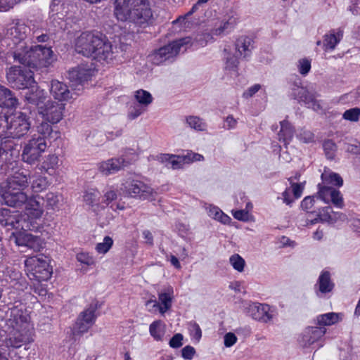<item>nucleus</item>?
<instances>
[{
  "label": "nucleus",
  "instance_id": "c756f323",
  "mask_svg": "<svg viewBox=\"0 0 360 360\" xmlns=\"http://www.w3.org/2000/svg\"><path fill=\"white\" fill-rule=\"evenodd\" d=\"M100 192L95 188H89L84 192L83 200L84 202L92 207L94 212H97L103 207L99 205Z\"/></svg>",
  "mask_w": 360,
  "mask_h": 360
},
{
  "label": "nucleus",
  "instance_id": "774afa93",
  "mask_svg": "<svg viewBox=\"0 0 360 360\" xmlns=\"http://www.w3.org/2000/svg\"><path fill=\"white\" fill-rule=\"evenodd\" d=\"M195 353V349L193 347L187 345L181 350L182 357L185 359L191 360Z\"/></svg>",
  "mask_w": 360,
  "mask_h": 360
},
{
  "label": "nucleus",
  "instance_id": "052dcab7",
  "mask_svg": "<svg viewBox=\"0 0 360 360\" xmlns=\"http://www.w3.org/2000/svg\"><path fill=\"white\" fill-rule=\"evenodd\" d=\"M190 334L193 339L199 342L202 337V330L196 322H191L188 327Z\"/></svg>",
  "mask_w": 360,
  "mask_h": 360
},
{
  "label": "nucleus",
  "instance_id": "13d9d810",
  "mask_svg": "<svg viewBox=\"0 0 360 360\" xmlns=\"http://www.w3.org/2000/svg\"><path fill=\"white\" fill-rule=\"evenodd\" d=\"M297 69L301 75H307L311 70V60L306 58L299 60Z\"/></svg>",
  "mask_w": 360,
  "mask_h": 360
},
{
  "label": "nucleus",
  "instance_id": "f257e3e1",
  "mask_svg": "<svg viewBox=\"0 0 360 360\" xmlns=\"http://www.w3.org/2000/svg\"><path fill=\"white\" fill-rule=\"evenodd\" d=\"M114 13L120 21L146 27L153 22L150 0H115Z\"/></svg>",
  "mask_w": 360,
  "mask_h": 360
},
{
  "label": "nucleus",
  "instance_id": "4be33fe9",
  "mask_svg": "<svg viewBox=\"0 0 360 360\" xmlns=\"http://www.w3.org/2000/svg\"><path fill=\"white\" fill-rule=\"evenodd\" d=\"M127 165L122 157L110 158L98 165V171L105 176L113 174L122 169Z\"/></svg>",
  "mask_w": 360,
  "mask_h": 360
},
{
  "label": "nucleus",
  "instance_id": "6e6d98bb",
  "mask_svg": "<svg viewBox=\"0 0 360 360\" xmlns=\"http://www.w3.org/2000/svg\"><path fill=\"white\" fill-rule=\"evenodd\" d=\"M360 117V108H353L347 110L342 115V117L351 122H357Z\"/></svg>",
  "mask_w": 360,
  "mask_h": 360
},
{
  "label": "nucleus",
  "instance_id": "79ce46f5",
  "mask_svg": "<svg viewBox=\"0 0 360 360\" xmlns=\"http://www.w3.org/2000/svg\"><path fill=\"white\" fill-rule=\"evenodd\" d=\"M35 337V331L34 324L27 317L24 316V345L26 342L31 343L34 342Z\"/></svg>",
  "mask_w": 360,
  "mask_h": 360
},
{
  "label": "nucleus",
  "instance_id": "c85d7f7f",
  "mask_svg": "<svg viewBox=\"0 0 360 360\" xmlns=\"http://www.w3.org/2000/svg\"><path fill=\"white\" fill-rule=\"evenodd\" d=\"M14 139L8 135H0V159L8 153L13 156L15 151L19 152L16 148L18 144L15 143Z\"/></svg>",
  "mask_w": 360,
  "mask_h": 360
},
{
  "label": "nucleus",
  "instance_id": "09e8293b",
  "mask_svg": "<svg viewBox=\"0 0 360 360\" xmlns=\"http://www.w3.org/2000/svg\"><path fill=\"white\" fill-rule=\"evenodd\" d=\"M297 138L302 143H309L314 141V134L307 129H300L296 134Z\"/></svg>",
  "mask_w": 360,
  "mask_h": 360
},
{
  "label": "nucleus",
  "instance_id": "4d7b16f0",
  "mask_svg": "<svg viewBox=\"0 0 360 360\" xmlns=\"http://www.w3.org/2000/svg\"><path fill=\"white\" fill-rule=\"evenodd\" d=\"M288 181L291 185L290 191L292 192L294 198L295 199L300 198L302 195V192L304 190V184L303 183H295L292 181V177L288 178Z\"/></svg>",
  "mask_w": 360,
  "mask_h": 360
},
{
  "label": "nucleus",
  "instance_id": "4c0bfd02",
  "mask_svg": "<svg viewBox=\"0 0 360 360\" xmlns=\"http://www.w3.org/2000/svg\"><path fill=\"white\" fill-rule=\"evenodd\" d=\"M58 156L56 155H49L45 158L39 169L45 171L49 175H53L58 168Z\"/></svg>",
  "mask_w": 360,
  "mask_h": 360
},
{
  "label": "nucleus",
  "instance_id": "a19ab883",
  "mask_svg": "<svg viewBox=\"0 0 360 360\" xmlns=\"http://www.w3.org/2000/svg\"><path fill=\"white\" fill-rule=\"evenodd\" d=\"M134 98L136 103L141 105L143 107L146 108L153 102V97L148 91L139 89L134 92Z\"/></svg>",
  "mask_w": 360,
  "mask_h": 360
},
{
  "label": "nucleus",
  "instance_id": "0e129e2a",
  "mask_svg": "<svg viewBox=\"0 0 360 360\" xmlns=\"http://www.w3.org/2000/svg\"><path fill=\"white\" fill-rule=\"evenodd\" d=\"M184 336L181 333L175 334L169 340V345L172 348H179L183 345Z\"/></svg>",
  "mask_w": 360,
  "mask_h": 360
},
{
  "label": "nucleus",
  "instance_id": "7c9ffc66",
  "mask_svg": "<svg viewBox=\"0 0 360 360\" xmlns=\"http://www.w3.org/2000/svg\"><path fill=\"white\" fill-rule=\"evenodd\" d=\"M343 32L342 30H331L329 34L324 35L323 49L325 51L334 50L336 45L342 40Z\"/></svg>",
  "mask_w": 360,
  "mask_h": 360
},
{
  "label": "nucleus",
  "instance_id": "4468645a",
  "mask_svg": "<svg viewBox=\"0 0 360 360\" xmlns=\"http://www.w3.org/2000/svg\"><path fill=\"white\" fill-rule=\"evenodd\" d=\"M319 191L317 198H319L325 203L331 202L335 207L342 209L345 204L342 195L340 191L333 188L330 186L319 184Z\"/></svg>",
  "mask_w": 360,
  "mask_h": 360
},
{
  "label": "nucleus",
  "instance_id": "680f3d73",
  "mask_svg": "<svg viewBox=\"0 0 360 360\" xmlns=\"http://www.w3.org/2000/svg\"><path fill=\"white\" fill-rule=\"evenodd\" d=\"M60 198L61 195L52 192H49L46 195L47 204L52 209L58 207Z\"/></svg>",
  "mask_w": 360,
  "mask_h": 360
},
{
  "label": "nucleus",
  "instance_id": "338daca9",
  "mask_svg": "<svg viewBox=\"0 0 360 360\" xmlns=\"http://www.w3.org/2000/svg\"><path fill=\"white\" fill-rule=\"evenodd\" d=\"M315 202L314 196H307L301 202V207L304 210L309 211Z\"/></svg>",
  "mask_w": 360,
  "mask_h": 360
},
{
  "label": "nucleus",
  "instance_id": "a211bd4d",
  "mask_svg": "<svg viewBox=\"0 0 360 360\" xmlns=\"http://www.w3.org/2000/svg\"><path fill=\"white\" fill-rule=\"evenodd\" d=\"M94 70L89 65L81 64L68 72V78L72 85L84 84L91 79Z\"/></svg>",
  "mask_w": 360,
  "mask_h": 360
},
{
  "label": "nucleus",
  "instance_id": "f3484780",
  "mask_svg": "<svg viewBox=\"0 0 360 360\" xmlns=\"http://www.w3.org/2000/svg\"><path fill=\"white\" fill-rule=\"evenodd\" d=\"M326 333V328L324 327H307L298 338L299 345L304 348L309 347L319 342Z\"/></svg>",
  "mask_w": 360,
  "mask_h": 360
},
{
  "label": "nucleus",
  "instance_id": "a18cd8bd",
  "mask_svg": "<svg viewBox=\"0 0 360 360\" xmlns=\"http://www.w3.org/2000/svg\"><path fill=\"white\" fill-rule=\"evenodd\" d=\"M330 210V207H326L321 210H319L317 217L314 219H307V221H310V224H314L319 221H327L330 223L331 220H334L335 219L330 213L329 210Z\"/></svg>",
  "mask_w": 360,
  "mask_h": 360
},
{
  "label": "nucleus",
  "instance_id": "aec40b11",
  "mask_svg": "<svg viewBox=\"0 0 360 360\" xmlns=\"http://www.w3.org/2000/svg\"><path fill=\"white\" fill-rule=\"evenodd\" d=\"M334 288L335 283L331 279L330 273L327 270H323L314 287L316 295L319 297H323L331 292Z\"/></svg>",
  "mask_w": 360,
  "mask_h": 360
},
{
  "label": "nucleus",
  "instance_id": "f704fd0d",
  "mask_svg": "<svg viewBox=\"0 0 360 360\" xmlns=\"http://www.w3.org/2000/svg\"><path fill=\"white\" fill-rule=\"evenodd\" d=\"M206 210L209 217L223 224H229L231 221V218L217 206L209 205Z\"/></svg>",
  "mask_w": 360,
  "mask_h": 360
},
{
  "label": "nucleus",
  "instance_id": "72a5a7b5",
  "mask_svg": "<svg viewBox=\"0 0 360 360\" xmlns=\"http://www.w3.org/2000/svg\"><path fill=\"white\" fill-rule=\"evenodd\" d=\"M342 314L340 313L330 312L321 314L316 317L317 324L319 327H324L331 326L342 321Z\"/></svg>",
  "mask_w": 360,
  "mask_h": 360
},
{
  "label": "nucleus",
  "instance_id": "f8f14e48",
  "mask_svg": "<svg viewBox=\"0 0 360 360\" xmlns=\"http://www.w3.org/2000/svg\"><path fill=\"white\" fill-rule=\"evenodd\" d=\"M290 96L298 103H303L307 108H312L316 111L321 108V106L316 99L314 93L309 91L307 88L301 86L295 83L291 89Z\"/></svg>",
  "mask_w": 360,
  "mask_h": 360
},
{
  "label": "nucleus",
  "instance_id": "69168bd1",
  "mask_svg": "<svg viewBox=\"0 0 360 360\" xmlns=\"http://www.w3.org/2000/svg\"><path fill=\"white\" fill-rule=\"evenodd\" d=\"M37 131L44 136H50L52 132V128L48 122H43L37 127Z\"/></svg>",
  "mask_w": 360,
  "mask_h": 360
},
{
  "label": "nucleus",
  "instance_id": "5fc2aeb1",
  "mask_svg": "<svg viewBox=\"0 0 360 360\" xmlns=\"http://www.w3.org/2000/svg\"><path fill=\"white\" fill-rule=\"evenodd\" d=\"M31 283L28 284L30 290H34V292L39 296H45L47 293L46 288L41 283V281H30Z\"/></svg>",
  "mask_w": 360,
  "mask_h": 360
},
{
  "label": "nucleus",
  "instance_id": "9b49d317",
  "mask_svg": "<svg viewBox=\"0 0 360 360\" xmlns=\"http://www.w3.org/2000/svg\"><path fill=\"white\" fill-rule=\"evenodd\" d=\"M121 189L126 194L131 197H139L141 199H149L153 195V188L143 182L135 180L128 179L122 184Z\"/></svg>",
  "mask_w": 360,
  "mask_h": 360
},
{
  "label": "nucleus",
  "instance_id": "0eeeda50",
  "mask_svg": "<svg viewBox=\"0 0 360 360\" xmlns=\"http://www.w3.org/2000/svg\"><path fill=\"white\" fill-rule=\"evenodd\" d=\"M46 98L45 91L37 85L32 71L24 73V101H27L34 108L39 110Z\"/></svg>",
  "mask_w": 360,
  "mask_h": 360
},
{
  "label": "nucleus",
  "instance_id": "a878e982",
  "mask_svg": "<svg viewBox=\"0 0 360 360\" xmlns=\"http://www.w3.org/2000/svg\"><path fill=\"white\" fill-rule=\"evenodd\" d=\"M24 179L25 182L31 185V188L34 192L38 193L46 189L49 185L46 177L42 176L37 172H34L29 174L28 179L26 178V175L24 174ZM25 184H24V187Z\"/></svg>",
  "mask_w": 360,
  "mask_h": 360
},
{
  "label": "nucleus",
  "instance_id": "ddd939ff",
  "mask_svg": "<svg viewBox=\"0 0 360 360\" xmlns=\"http://www.w3.org/2000/svg\"><path fill=\"white\" fill-rule=\"evenodd\" d=\"M46 148L44 137L37 136L30 139L24 147V162L29 164L35 162L40 154Z\"/></svg>",
  "mask_w": 360,
  "mask_h": 360
},
{
  "label": "nucleus",
  "instance_id": "864d4df0",
  "mask_svg": "<svg viewBox=\"0 0 360 360\" xmlns=\"http://www.w3.org/2000/svg\"><path fill=\"white\" fill-rule=\"evenodd\" d=\"M31 283L28 284L30 290H34V292L39 296H45L47 293L46 288L41 283V281H30Z\"/></svg>",
  "mask_w": 360,
  "mask_h": 360
},
{
  "label": "nucleus",
  "instance_id": "423d86ee",
  "mask_svg": "<svg viewBox=\"0 0 360 360\" xmlns=\"http://www.w3.org/2000/svg\"><path fill=\"white\" fill-rule=\"evenodd\" d=\"M44 203V198L38 195L24 200V214L27 216V219L24 218V223L28 230L37 231L39 229Z\"/></svg>",
  "mask_w": 360,
  "mask_h": 360
},
{
  "label": "nucleus",
  "instance_id": "e2e57ef3",
  "mask_svg": "<svg viewBox=\"0 0 360 360\" xmlns=\"http://www.w3.org/2000/svg\"><path fill=\"white\" fill-rule=\"evenodd\" d=\"M213 35L214 34H212V32L211 33L204 32L200 34H198L196 37L195 40L198 42V44L200 46H204L207 44V42L213 39Z\"/></svg>",
  "mask_w": 360,
  "mask_h": 360
},
{
  "label": "nucleus",
  "instance_id": "49530a36",
  "mask_svg": "<svg viewBox=\"0 0 360 360\" xmlns=\"http://www.w3.org/2000/svg\"><path fill=\"white\" fill-rule=\"evenodd\" d=\"M24 246L26 248H36V246H41V238L39 236L32 235L30 233H26L24 231Z\"/></svg>",
  "mask_w": 360,
  "mask_h": 360
},
{
  "label": "nucleus",
  "instance_id": "c03bdc74",
  "mask_svg": "<svg viewBox=\"0 0 360 360\" xmlns=\"http://www.w3.org/2000/svg\"><path fill=\"white\" fill-rule=\"evenodd\" d=\"M7 345L13 348L9 353L12 356L15 354V349L20 348L22 345V335L20 332H14L8 340Z\"/></svg>",
  "mask_w": 360,
  "mask_h": 360
},
{
  "label": "nucleus",
  "instance_id": "bf43d9fd",
  "mask_svg": "<svg viewBox=\"0 0 360 360\" xmlns=\"http://www.w3.org/2000/svg\"><path fill=\"white\" fill-rule=\"evenodd\" d=\"M77 259L81 264L90 266L94 264V257L87 251H82L77 255Z\"/></svg>",
  "mask_w": 360,
  "mask_h": 360
},
{
  "label": "nucleus",
  "instance_id": "8fccbe9b",
  "mask_svg": "<svg viewBox=\"0 0 360 360\" xmlns=\"http://www.w3.org/2000/svg\"><path fill=\"white\" fill-rule=\"evenodd\" d=\"M323 148L328 159H333L337 150V146L332 140H326L323 143Z\"/></svg>",
  "mask_w": 360,
  "mask_h": 360
},
{
  "label": "nucleus",
  "instance_id": "b1692460",
  "mask_svg": "<svg viewBox=\"0 0 360 360\" xmlns=\"http://www.w3.org/2000/svg\"><path fill=\"white\" fill-rule=\"evenodd\" d=\"M223 53L224 70L230 73H233L236 75H238L239 58H240L238 56L236 53H232L229 46L225 47Z\"/></svg>",
  "mask_w": 360,
  "mask_h": 360
},
{
  "label": "nucleus",
  "instance_id": "c9c22d12",
  "mask_svg": "<svg viewBox=\"0 0 360 360\" xmlns=\"http://www.w3.org/2000/svg\"><path fill=\"white\" fill-rule=\"evenodd\" d=\"M150 335L156 341H162L166 333V325L160 320L153 321L149 326Z\"/></svg>",
  "mask_w": 360,
  "mask_h": 360
},
{
  "label": "nucleus",
  "instance_id": "37998d69",
  "mask_svg": "<svg viewBox=\"0 0 360 360\" xmlns=\"http://www.w3.org/2000/svg\"><path fill=\"white\" fill-rule=\"evenodd\" d=\"M186 122L188 127L197 131H205L207 128L206 123L198 116L190 115L186 117Z\"/></svg>",
  "mask_w": 360,
  "mask_h": 360
},
{
  "label": "nucleus",
  "instance_id": "de8ad7c7",
  "mask_svg": "<svg viewBox=\"0 0 360 360\" xmlns=\"http://www.w3.org/2000/svg\"><path fill=\"white\" fill-rule=\"evenodd\" d=\"M146 110V108L143 107L141 105H139L138 103H133L131 104L128 110V118L129 120H135L139 116H140L141 114H143Z\"/></svg>",
  "mask_w": 360,
  "mask_h": 360
},
{
  "label": "nucleus",
  "instance_id": "f03ea898",
  "mask_svg": "<svg viewBox=\"0 0 360 360\" xmlns=\"http://www.w3.org/2000/svg\"><path fill=\"white\" fill-rule=\"evenodd\" d=\"M75 51L98 61L109 62L115 58L112 44L105 37L91 32H82L75 40Z\"/></svg>",
  "mask_w": 360,
  "mask_h": 360
},
{
  "label": "nucleus",
  "instance_id": "cd10ccee",
  "mask_svg": "<svg viewBox=\"0 0 360 360\" xmlns=\"http://www.w3.org/2000/svg\"><path fill=\"white\" fill-rule=\"evenodd\" d=\"M6 77L12 88L22 89V69L20 65L11 66L6 72Z\"/></svg>",
  "mask_w": 360,
  "mask_h": 360
},
{
  "label": "nucleus",
  "instance_id": "473e14b6",
  "mask_svg": "<svg viewBox=\"0 0 360 360\" xmlns=\"http://www.w3.org/2000/svg\"><path fill=\"white\" fill-rule=\"evenodd\" d=\"M18 104V99L8 89L0 86V107L13 108Z\"/></svg>",
  "mask_w": 360,
  "mask_h": 360
},
{
  "label": "nucleus",
  "instance_id": "393cba45",
  "mask_svg": "<svg viewBox=\"0 0 360 360\" xmlns=\"http://www.w3.org/2000/svg\"><path fill=\"white\" fill-rule=\"evenodd\" d=\"M50 91L55 99L60 101H68L72 98V94L67 85L58 80L51 81Z\"/></svg>",
  "mask_w": 360,
  "mask_h": 360
},
{
  "label": "nucleus",
  "instance_id": "39448f33",
  "mask_svg": "<svg viewBox=\"0 0 360 360\" xmlns=\"http://www.w3.org/2000/svg\"><path fill=\"white\" fill-rule=\"evenodd\" d=\"M191 43L189 37L181 38L155 50L149 55V59L155 65H160L164 63L172 62L178 56L181 49Z\"/></svg>",
  "mask_w": 360,
  "mask_h": 360
},
{
  "label": "nucleus",
  "instance_id": "e433bc0d",
  "mask_svg": "<svg viewBox=\"0 0 360 360\" xmlns=\"http://www.w3.org/2000/svg\"><path fill=\"white\" fill-rule=\"evenodd\" d=\"M321 180L323 185L326 186H336L340 187L343 184V180L342 177L337 173L325 170L321 174Z\"/></svg>",
  "mask_w": 360,
  "mask_h": 360
},
{
  "label": "nucleus",
  "instance_id": "ea45409f",
  "mask_svg": "<svg viewBox=\"0 0 360 360\" xmlns=\"http://www.w3.org/2000/svg\"><path fill=\"white\" fill-rule=\"evenodd\" d=\"M16 223L18 221L15 220V216L12 214L9 209H0V225L1 226L15 228Z\"/></svg>",
  "mask_w": 360,
  "mask_h": 360
},
{
  "label": "nucleus",
  "instance_id": "2eb2a0df",
  "mask_svg": "<svg viewBox=\"0 0 360 360\" xmlns=\"http://www.w3.org/2000/svg\"><path fill=\"white\" fill-rule=\"evenodd\" d=\"M64 110V104L54 101H48L44 105L40 107L39 113L48 122L57 124L63 119Z\"/></svg>",
  "mask_w": 360,
  "mask_h": 360
},
{
  "label": "nucleus",
  "instance_id": "2f4dec72",
  "mask_svg": "<svg viewBox=\"0 0 360 360\" xmlns=\"http://www.w3.org/2000/svg\"><path fill=\"white\" fill-rule=\"evenodd\" d=\"M281 129L278 133V139L280 141L288 145L292 141L295 130L292 124L287 120H283L280 122Z\"/></svg>",
  "mask_w": 360,
  "mask_h": 360
},
{
  "label": "nucleus",
  "instance_id": "603ef678",
  "mask_svg": "<svg viewBox=\"0 0 360 360\" xmlns=\"http://www.w3.org/2000/svg\"><path fill=\"white\" fill-rule=\"evenodd\" d=\"M9 34L15 44H18L22 41V33L19 25L12 27L9 30Z\"/></svg>",
  "mask_w": 360,
  "mask_h": 360
},
{
  "label": "nucleus",
  "instance_id": "58836bf2",
  "mask_svg": "<svg viewBox=\"0 0 360 360\" xmlns=\"http://www.w3.org/2000/svg\"><path fill=\"white\" fill-rule=\"evenodd\" d=\"M162 162H167L168 165H171L172 169H179L183 167V165L188 162L187 156H180L165 154L162 158Z\"/></svg>",
  "mask_w": 360,
  "mask_h": 360
},
{
  "label": "nucleus",
  "instance_id": "9d476101",
  "mask_svg": "<svg viewBox=\"0 0 360 360\" xmlns=\"http://www.w3.org/2000/svg\"><path fill=\"white\" fill-rule=\"evenodd\" d=\"M96 307L91 304L87 309L80 313L75 323L72 328L73 338L76 340L77 335H82L86 333L94 324L96 321Z\"/></svg>",
  "mask_w": 360,
  "mask_h": 360
},
{
  "label": "nucleus",
  "instance_id": "20e7f679",
  "mask_svg": "<svg viewBox=\"0 0 360 360\" xmlns=\"http://www.w3.org/2000/svg\"><path fill=\"white\" fill-rule=\"evenodd\" d=\"M53 51L50 47L37 45L28 51H24V73L34 71L41 67H46L51 63Z\"/></svg>",
  "mask_w": 360,
  "mask_h": 360
},
{
  "label": "nucleus",
  "instance_id": "5701e85b",
  "mask_svg": "<svg viewBox=\"0 0 360 360\" xmlns=\"http://www.w3.org/2000/svg\"><path fill=\"white\" fill-rule=\"evenodd\" d=\"M210 1V0H198L184 15L179 16L176 20L173 21V23H184V27H187L189 24L187 19L192 15H195L198 18H200L206 10Z\"/></svg>",
  "mask_w": 360,
  "mask_h": 360
},
{
  "label": "nucleus",
  "instance_id": "6ab92c4d",
  "mask_svg": "<svg viewBox=\"0 0 360 360\" xmlns=\"http://www.w3.org/2000/svg\"><path fill=\"white\" fill-rule=\"evenodd\" d=\"M234 46L236 54L241 59L248 60L255 49V41L250 37L242 35L236 39Z\"/></svg>",
  "mask_w": 360,
  "mask_h": 360
},
{
  "label": "nucleus",
  "instance_id": "6e6552de",
  "mask_svg": "<svg viewBox=\"0 0 360 360\" xmlns=\"http://www.w3.org/2000/svg\"><path fill=\"white\" fill-rule=\"evenodd\" d=\"M1 193L7 205L17 207L22 205V183L15 177L8 179L4 187L1 186Z\"/></svg>",
  "mask_w": 360,
  "mask_h": 360
},
{
  "label": "nucleus",
  "instance_id": "dca6fc26",
  "mask_svg": "<svg viewBox=\"0 0 360 360\" xmlns=\"http://www.w3.org/2000/svg\"><path fill=\"white\" fill-rule=\"evenodd\" d=\"M9 121V117L0 113V135H8L12 139H20L22 136V120Z\"/></svg>",
  "mask_w": 360,
  "mask_h": 360
},
{
  "label": "nucleus",
  "instance_id": "7ed1b4c3",
  "mask_svg": "<svg viewBox=\"0 0 360 360\" xmlns=\"http://www.w3.org/2000/svg\"><path fill=\"white\" fill-rule=\"evenodd\" d=\"M26 274L30 281H46L53 273L50 259L44 255H37L25 261Z\"/></svg>",
  "mask_w": 360,
  "mask_h": 360
},
{
  "label": "nucleus",
  "instance_id": "bb28decb",
  "mask_svg": "<svg viewBox=\"0 0 360 360\" xmlns=\"http://www.w3.org/2000/svg\"><path fill=\"white\" fill-rule=\"evenodd\" d=\"M238 22V18L232 15L224 18L219 27L212 29V34L216 36L228 34L231 32Z\"/></svg>",
  "mask_w": 360,
  "mask_h": 360
},
{
  "label": "nucleus",
  "instance_id": "412c9836",
  "mask_svg": "<svg viewBox=\"0 0 360 360\" xmlns=\"http://www.w3.org/2000/svg\"><path fill=\"white\" fill-rule=\"evenodd\" d=\"M174 297V289L172 286H167L159 293V302L156 301L149 300L146 302V305H153V307L158 308L160 312L163 314L172 307V302Z\"/></svg>",
  "mask_w": 360,
  "mask_h": 360
},
{
  "label": "nucleus",
  "instance_id": "3c124183",
  "mask_svg": "<svg viewBox=\"0 0 360 360\" xmlns=\"http://www.w3.org/2000/svg\"><path fill=\"white\" fill-rule=\"evenodd\" d=\"M229 262L234 269L239 272H242L245 266V260L238 254L232 255L229 258Z\"/></svg>",
  "mask_w": 360,
  "mask_h": 360
},
{
  "label": "nucleus",
  "instance_id": "1a4fd4ad",
  "mask_svg": "<svg viewBox=\"0 0 360 360\" xmlns=\"http://www.w3.org/2000/svg\"><path fill=\"white\" fill-rule=\"evenodd\" d=\"M242 308L247 315L263 323L271 321L276 315L275 309L266 304L244 301L242 302Z\"/></svg>",
  "mask_w": 360,
  "mask_h": 360
}]
</instances>
